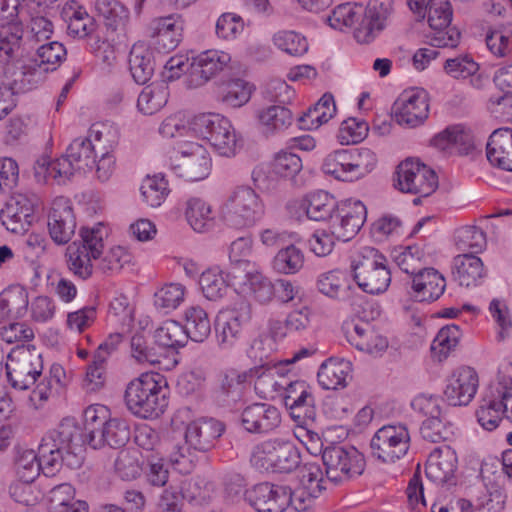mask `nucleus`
Returning a JSON list of instances; mask_svg holds the SVG:
<instances>
[{
	"mask_svg": "<svg viewBox=\"0 0 512 512\" xmlns=\"http://www.w3.org/2000/svg\"><path fill=\"white\" fill-rule=\"evenodd\" d=\"M83 429L73 418H65L57 428L49 431L39 445V453L48 473L56 474L62 465L70 469L82 465Z\"/></svg>",
	"mask_w": 512,
	"mask_h": 512,
	"instance_id": "f257e3e1",
	"label": "nucleus"
},
{
	"mask_svg": "<svg viewBox=\"0 0 512 512\" xmlns=\"http://www.w3.org/2000/svg\"><path fill=\"white\" fill-rule=\"evenodd\" d=\"M169 387L159 373H143L132 380L125 391L128 409L143 419H153L164 413L168 406Z\"/></svg>",
	"mask_w": 512,
	"mask_h": 512,
	"instance_id": "f03ea898",
	"label": "nucleus"
},
{
	"mask_svg": "<svg viewBox=\"0 0 512 512\" xmlns=\"http://www.w3.org/2000/svg\"><path fill=\"white\" fill-rule=\"evenodd\" d=\"M250 462L262 471L291 473L300 465L301 455L293 442L275 438L257 444Z\"/></svg>",
	"mask_w": 512,
	"mask_h": 512,
	"instance_id": "7ed1b4c3",
	"label": "nucleus"
},
{
	"mask_svg": "<svg viewBox=\"0 0 512 512\" xmlns=\"http://www.w3.org/2000/svg\"><path fill=\"white\" fill-rule=\"evenodd\" d=\"M354 280L369 294L385 292L391 283V272L386 257L377 249L364 247L352 263Z\"/></svg>",
	"mask_w": 512,
	"mask_h": 512,
	"instance_id": "20e7f679",
	"label": "nucleus"
},
{
	"mask_svg": "<svg viewBox=\"0 0 512 512\" xmlns=\"http://www.w3.org/2000/svg\"><path fill=\"white\" fill-rule=\"evenodd\" d=\"M103 235L102 224L96 227H82L80 240H75L66 249L67 265L71 273L79 279L86 280L93 273V259H98L102 253Z\"/></svg>",
	"mask_w": 512,
	"mask_h": 512,
	"instance_id": "39448f33",
	"label": "nucleus"
},
{
	"mask_svg": "<svg viewBox=\"0 0 512 512\" xmlns=\"http://www.w3.org/2000/svg\"><path fill=\"white\" fill-rule=\"evenodd\" d=\"M263 215L264 204L249 186L235 188L222 206L225 223L238 229L253 226Z\"/></svg>",
	"mask_w": 512,
	"mask_h": 512,
	"instance_id": "423d86ee",
	"label": "nucleus"
},
{
	"mask_svg": "<svg viewBox=\"0 0 512 512\" xmlns=\"http://www.w3.org/2000/svg\"><path fill=\"white\" fill-rule=\"evenodd\" d=\"M5 369L8 382L14 389L27 390L41 377L42 355L35 346H17L7 355Z\"/></svg>",
	"mask_w": 512,
	"mask_h": 512,
	"instance_id": "0eeeda50",
	"label": "nucleus"
},
{
	"mask_svg": "<svg viewBox=\"0 0 512 512\" xmlns=\"http://www.w3.org/2000/svg\"><path fill=\"white\" fill-rule=\"evenodd\" d=\"M190 129L207 140L219 155L230 157L235 154L236 134L227 118L214 113L200 114L191 120Z\"/></svg>",
	"mask_w": 512,
	"mask_h": 512,
	"instance_id": "6e6552de",
	"label": "nucleus"
},
{
	"mask_svg": "<svg viewBox=\"0 0 512 512\" xmlns=\"http://www.w3.org/2000/svg\"><path fill=\"white\" fill-rule=\"evenodd\" d=\"M322 460L327 479L335 485L361 475L365 469V458L354 446H327Z\"/></svg>",
	"mask_w": 512,
	"mask_h": 512,
	"instance_id": "1a4fd4ad",
	"label": "nucleus"
},
{
	"mask_svg": "<svg viewBox=\"0 0 512 512\" xmlns=\"http://www.w3.org/2000/svg\"><path fill=\"white\" fill-rule=\"evenodd\" d=\"M491 461L482 462V480H488L484 483L486 492H482V509L502 512L505 504L502 474L512 480V449L505 451L501 460L495 458Z\"/></svg>",
	"mask_w": 512,
	"mask_h": 512,
	"instance_id": "9d476101",
	"label": "nucleus"
},
{
	"mask_svg": "<svg viewBox=\"0 0 512 512\" xmlns=\"http://www.w3.org/2000/svg\"><path fill=\"white\" fill-rule=\"evenodd\" d=\"M410 446V434L404 425H385L378 429L370 442L373 457L383 463H395L403 458Z\"/></svg>",
	"mask_w": 512,
	"mask_h": 512,
	"instance_id": "9b49d317",
	"label": "nucleus"
},
{
	"mask_svg": "<svg viewBox=\"0 0 512 512\" xmlns=\"http://www.w3.org/2000/svg\"><path fill=\"white\" fill-rule=\"evenodd\" d=\"M251 318L252 308L246 301H240L232 308L220 311L215 320V337L219 348H233Z\"/></svg>",
	"mask_w": 512,
	"mask_h": 512,
	"instance_id": "f8f14e48",
	"label": "nucleus"
},
{
	"mask_svg": "<svg viewBox=\"0 0 512 512\" xmlns=\"http://www.w3.org/2000/svg\"><path fill=\"white\" fill-rule=\"evenodd\" d=\"M395 187L405 193L428 197L437 189L438 177L425 164L406 159L397 167Z\"/></svg>",
	"mask_w": 512,
	"mask_h": 512,
	"instance_id": "ddd939ff",
	"label": "nucleus"
},
{
	"mask_svg": "<svg viewBox=\"0 0 512 512\" xmlns=\"http://www.w3.org/2000/svg\"><path fill=\"white\" fill-rule=\"evenodd\" d=\"M394 13V0H369L354 29L358 43L369 44L387 27Z\"/></svg>",
	"mask_w": 512,
	"mask_h": 512,
	"instance_id": "4468645a",
	"label": "nucleus"
},
{
	"mask_svg": "<svg viewBox=\"0 0 512 512\" xmlns=\"http://www.w3.org/2000/svg\"><path fill=\"white\" fill-rule=\"evenodd\" d=\"M366 217L365 205L359 200L348 199L339 203L329 229L337 240L347 242L356 236Z\"/></svg>",
	"mask_w": 512,
	"mask_h": 512,
	"instance_id": "2eb2a0df",
	"label": "nucleus"
},
{
	"mask_svg": "<svg viewBox=\"0 0 512 512\" xmlns=\"http://www.w3.org/2000/svg\"><path fill=\"white\" fill-rule=\"evenodd\" d=\"M452 7L448 1L432 3L428 11V23L433 32L429 43L434 47L455 48L460 40V32L455 27H450L452 20Z\"/></svg>",
	"mask_w": 512,
	"mask_h": 512,
	"instance_id": "dca6fc26",
	"label": "nucleus"
},
{
	"mask_svg": "<svg viewBox=\"0 0 512 512\" xmlns=\"http://www.w3.org/2000/svg\"><path fill=\"white\" fill-rule=\"evenodd\" d=\"M395 120L400 125L416 127L428 117V94L423 89L404 91L392 106Z\"/></svg>",
	"mask_w": 512,
	"mask_h": 512,
	"instance_id": "f3484780",
	"label": "nucleus"
},
{
	"mask_svg": "<svg viewBox=\"0 0 512 512\" xmlns=\"http://www.w3.org/2000/svg\"><path fill=\"white\" fill-rule=\"evenodd\" d=\"M230 61L231 56L229 53L216 49L206 50L192 57L190 62V74L186 78L187 86L189 88L203 86L210 79L223 71Z\"/></svg>",
	"mask_w": 512,
	"mask_h": 512,
	"instance_id": "a211bd4d",
	"label": "nucleus"
},
{
	"mask_svg": "<svg viewBox=\"0 0 512 512\" xmlns=\"http://www.w3.org/2000/svg\"><path fill=\"white\" fill-rule=\"evenodd\" d=\"M35 205L33 196L13 194L0 211L2 225L12 233H24L33 221Z\"/></svg>",
	"mask_w": 512,
	"mask_h": 512,
	"instance_id": "6ab92c4d",
	"label": "nucleus"
},
{
	"mask_svg": "<svg viewBox=\"0 0 512 512\" xmlns=\"http://www.w3.org/2000/svg\"><path fill=\"white\" fill-rule=\"evenodd\" d=\"M211 168V160L207 150L197 143H191L181 151L172 169L176 176L186 181L205 179Z\"/></svg>",
	"mask_w": 512,
	"mask_h": 512,
	"instance_id": "aec40b11",
	"label": "nucleus"
},
{
	"mask_svg": "<svg viewBox=\"0 0 512 512\" xmlns=\"http://www.w3.org/2000/svg\"><path fill=\"white\" fill-rule=\"evenodd\" d=\"M253 371L226 370L220 380L219 388L215 392V400L219 406L231 411L238 410L244 404V395L247 390L248 379Z\"/></svg>",
	"mask_w": 512,
	"mask_h": 512,
	"instance_id": "412c9836",
	"label": "nucleus"
},
{
	"mask_svg": "<svg viewBox=\"0 0 512 512\" xmlns=\"http://www.w3.org/2000/svg\"><path fill=\"white\" fill-rule=\"evenodd\" d=\"M185 20L179 14H171L154 19L149 26L152 45L159 52L174 50L183 39Z\"/></svg>",
	"mask_w": 512,
	"mask_h": 512,
	"instance_id": "4be33fe9",
	"label": "nucleus"
},
{
	"mask_svg": "<svg viewBox=\"0 0 512 512\" xmlns=\"http://www.w3.org/2000/svg\"><path fill=\"white\" fill-rule=\"evenodd\" d=\"M479 378L475 369L460 367L448 378L444 397L451 406L468 405L474 398Z\"/></svg>",
	"mask_w": 512,
	"mask_h": 512,
	"instance_id": "5701e85b",
	"label": "nucleus"
},
{
	"mask_svg": "<svg viewBox=\"0 0 512 512\" xmlns=\"http://www.w3.org/2000/svg\"><path fill=\"white\" fill-rule=\"evenodd\" d=\"M241 426L252 434H267L281 424V413L268 403H252L246 406L240 416Z\"/></svg>",
	"mask_w": 512,
	"mask_h": 512,
	"instance_id": "b1692460",
	"label": "nucleus"
},
{
	"mask_svg": "<svg viewBox=\"0 0 512 512\" xmlns=\"http://www.w3.org/2000/svg\"><path fill=\"white\" fill-rule=\"evenodd\" d=\"M458 458L455 450L449 446L435 448L429 455L425 473L427 478L439 485H456Z\"/></svg>",
	"mask_w": 512,
	"mask_h": 512,
	"instance_id": "393cba45",
	"label": "nucleus"
},
{
	"mask_svg": "<svg viewBox=\"0 0 512 512\" xmlns=\"http://www.w3.org/2000/svg\"><path fill=\"white\" fill-rule=\"evenodd\" d=\"M288 499L286 486L268 482L257 484L245 493V500L257 512H284Z\"/></svg>",
	"mask_w": 512,
	"mask_h": 512,
	"instance_id": "a878e982",
	"label": "nucleus"
},
{
	"mask_svg": "<svg viewBox=\"0 0 512 512\" xmlns=\"http://www.w3.org/2000/svg\"><path fill=\"white\" fill-rule=\"evenodd\" d=\"M76 217L70 202L65 198L53 201L48 215V231L58 245L67 244L75 233Z\"/></svg>",
	"mask_w": 512,
	"mask_h": 512,
	"instance_id": "bb28decb",
	"label": "nucleus"
},
{
	"mask_svg": "<svg viewBox=\"0 0 512 512\" xmlns=\"http://www.w3.org/2000/svg\"><path fill=\"white\" fill-rule=\"evenodd\" d=\"M224 432V425L214 418H201L191 422L185 432L186 444L194 451L207 452Z\"/></svg>",
	"mask_w": 512,
	"mask_h": 512,
	"instance_id": "cd10ccee",
	"label": "nucleus"
},
{
	"mask_svg": "<svg viewBox=\"0 0 512 512\" xmlns=\"http://www.w3.org/2000/svg\"><path fill=\"white\" fill-rule=\"evenodd\" d=\"M95 11L102 18L107 32L111 35L108 40L116 41L124 35L129 21V10L119 0H96Z\"/></svg>",
	"mask_w": 512,
	"mask_h": 512,
	"instance_id": "c85d7f7f",
	"label": "nucleus"
},
{
	"mask_svg": "<svg viewBox=\"0 0 512 512\" xmlns=\"http://www.w3.org/2000/svg\"><path fill=\"white\" fill-rule=\"evenodd\" d=\"M486 157L491 165L512 171V129L499 128L489 137Z\"/></svg>",
	"mask_w": 512,
	"mask_h": 512,
	"instance_id": "c756f323",
	"label": "nucleus"
},
{
	"mask_svg": "<svg viewBox=\"0 0 512 512\" xmlns=\"http://www.w3.org/2000/svg\"><path fill=\"white\" fill-rule=\"evenodd\" d=\"M411 288L418 301L431 302L443 295L446 288V280L435 268L426 267L412 278Z\"/></svg>",
	"mask_w": 512,
	"mask_h": 512,
	"instance_id": "7c9ffc66",
	"label": "nucleus"
},
{
	"mask_svg": "<svg viewBox=\"0 0 512 512\" xmlns=\"http://www.w3.org/2000/svg\"><path fill=\"white\" fill-rule=\"evenodd\" d=\"M347 340L356 349L371 355L381 354L388 347L385 337L378 334L368 322L355 323L347 330Z\"/></svg>",
	"mask_w": 512,
	"mask_h": 512,
	"instance_id": "2f4dec72",
	"label": "nucleus"
},
{
	"mask_svg": "<svg viewBox=\"0 0 512 512\" xmlns=\"http://www.w3.org/2000/svg\"><path fill=\"white\" fill-rule=\"evenodd\" d=\"M40 381L32 391L30 400L34 402L36 407L42 406L50 398L57 397L65 386V370L63 367L54 363L44 376L41 375Z\"/></svg>",
	"mask_w": 512,
	"mask_h": 512,
	"instance_id": "473e14b6",
	"label": "nucleus"
},
{
	"mask_svg": "<svg viewBox=\"0 0 512 512\" xmlns=\"http://www.w3.org/2000/svg\"><path fill=\"white\" fill-rule=\"evenodd\" d=\"M29 294L20 284L10 285L0 293V319H18L26 315Z\"/></svg>",
	"mask_w": 512,
	"mask_h": 512,
	"instance_id": "72a5a7b5",
	"label": "nucleus"
},
{
	"mask_svg": "<svg viewBox=\"0 0 512 512\" xmlns=\"http://www.w3.org/2000/svg\"><path fill=\"white\" fill-rule=\"evenodd\" d=\"M351 371L352 368L349 361L330 358L321 364L317 373L318 382L326 390L345 387Z\"/></svg>",
	"mask_w": 512,
	"mask_h": 512,
	"instance_id": "f704fd0d",
	"label": "nucleus"
},
{
	"mask_svg": "<svg viewBox=\"0 0 512 512\" xmlns=\"http://www.w3.org/2000/svg\"><path fill=\"white\" fill-rule=\"evenodd\" d=\"M480 250L461 253L453 259V276L461 286L476 287L480 279Z\"/></svg>",
	"mask_w": 512,
	"mask_h": 512,
	"instance_id": "c9c22d12",
	"label": "nucleus"
},
{
	"mask_svg": "<svg viewBox=\"0 0 512 512\" xmlns=\"http://www.w3.org/2000/svg\"><path fill=\"white\" fill-rule=\"evenodd\" d=\"M15 473L20 481L33 482L40 471L45 476H54L48 473L47 465L43 461L42 455L35 453L32 449H18L15 457Z\"/></svg>",
	"mask_w": 512,
	"mask_h": 512,
	"instance_id": "e433bc0d",
	"label": "nucleus"
},
{
	"mask_svg": "<svg viewBox=\"0 0 512 512\" xmlns=\"http://www.w3.org/2000/svg\"><path fill=\"white\" fill-rule=\"evenodd\" d=\"M129 69L136 83L146 84L155 69L152 51L142 43L134 44L129 54Z\"/></svg>",
	"mask_w": 512,
	"mask_h": 512,
	"instance_id": "4c0bfd02",
	"label": "nucleus"
},
{
	"mask_svg": "<svg viewBox=\"0 0 512 512\" xmlns=\"http://www.w3.org/2000/svg\"><path fill=\"white\" fill-rule=\"evenodd\" d=\"M185 218L191 228L199 233L207 232L215 225V215L211 205L197 197L187 200Z\"/></svg>",
	"mask_w": 512,
	"mask_h": 512,
	"instance_id": "58836bf2",
	"label": "nucleus"
},
{
	"mask_svg": "<svg viewBox=\"0 0 512 512\" xmlns=\"http://www.w3.org/2000/svg\"><path fill=\"white\" fill-rule=\"evenodd\" d=\"M336 106L333 95L325 93L319 101L299 117V127L304 130H313L327 123L335 114Z\"/></svg>",
	"mask_w": 512,
	"mask_h": 512,
	"instance_id": "ea45409f",
	"label": "nucleus"
},
{
	"mask_svg": "<svg viewBox=\"0 0 512 512\" xmlns=\"http://www.w3.org/2000/svg\"><path fill=\"white\" fill-rule=\"evenodd\" d=\"M304 202L307 217L314 221H331L339 205L330 193L323 190L308 194Z\"/></svg>",
	"mask_w": 512,
	"mask_h": 512,
	"instance_id": "a19ab883",
	"label": "nucleus"
},
{
	"mask_svg": "<svg viewBox=\"0 0 512 512\" xmlns=\"http://www.w3.org/2000/svg\"><path fill=\"white\" fill-rule=\"evenodd\" d=\"M168 98V84L165 81L153 82L139 94L137 107L143 114L153 115L166 105Z\"/></svg>",
	"mask_w": 512,
	"mask_h": 512,
	"instance_id": "79ce46f5",
	"label": "nucleus"
},
{
	"mask_svg": "<svg viewBox=\"0 0 512 512\" xmlns=\"http://www.w3.org/2000/svg\"><path fill=\"white\" fill-rule=\"evenodd\" d=\"M187 339L194 342H203L211 333V324L206 311L200 306H192L185 312V325L183 326Z\"/></svg>",
	"mask_w": 512,
	"mask_h": 512,
	"instance_id": "37998d69",
	"label": "nucleus"
},
{
	"mask_svg": "<svg viewBox=\"0 0 512 512\" xmlns=\"http://www.w3.org/2000/svg\"><path fill=\"white\" fill-rule=\"evenodd\" d=\"M53 34V24L46 16L36 15L31 18L26 30L22 28L24 51L29 53L36 46L48 41Z\"/></svg>",
	"mask_w": 512,
	"mask_h": 512,
	"instance_id": "c03bdc74",
	"label": "nucleus"
},
{
	"mask_svg": "<svg viewBox=\"0 0 512 512\" xmlns=\"http://www.w3.org/2000/svg\"><path fill=\"white\" fill-rule=\"evenodd\" d=\"M461 337L460 328L455 325L442 327L431 344L432 358L442 362L448 358L450 353L457 347Z\"/></svg>",
	"mask_w": 512,
	"mask_h": 512,
	"instance_id": "a18cd8bd",
	"label": "nucleus"
},
{
	"mask_svg": "<svg viewBox=\"0 0 512 512\" xmlns=\"http://www.w3.org/2000/svg\"><path fill=\"white\" fill-rule=\"evenodd\" d=\"M68 157L74 162L79 171H91L96 163L97 153L87 137H78L66 149Z\"/></svg>",
	"mask_w": 512,
	"mask_h": 512,
	"instance_id": "49530a36",
	"label": "nucleus"
},
{
	"mask_svg": "<svg viewBox=\"0 0 512 512\" xmlns=\"http://www.w3.org/2000/svg\"><path fill=\"white\" fill-rule=\"evenodd\" d=\"M259 123L266 132L283 131L293 122L292 112L283 105H272L258 111Z\"/></svg>",
	"mask_w": 512,
	"mask_h": 512,
	"instance_id": "de8ad7c7",
	"label": "nucleus"
},
{
	"mask_svg": "<svg viewBox=\"0 0 512 512\" xmlns=\"http://www.w3.org/2000/svg\"><path fill=\"white\" fill-rule=\"evenodd\" d=\"M304 262L303 251L294 244H290L276 253L272 266L280 274L291 275L299 272L303 268Z\"/></svg>",
	"mask_w": 512,
	"mask_h": 512,
	"instance_id": "09e8293b",
	"label": "nucleus"
},
{
	"mask_svg": "<svg viewBox=\"0 0 512 512\" xmlns=\"http://www.w3.org/2000/svg\"><path fill=\"white\" fill-rule=\"evenodd\" d=\"M155 343L162 348L178 349L188 341L183 326L174 320H166L154 332Z\"/></svg>",
	"mask_w": 512,
	"mask_h": 512,
	"instance_id": "8fccbe9b",
	"label": "nucleus"
},
{
	"mask_svg": "<svg viewBox=\"0 0 512 512\" xmlns=\"http://www.w3.org/2000/svg\"><path fill=\"white\" fill-rule=\"evenodd\" d=\"M349 149H341L329 154L322 164V171L341 181H354Z\"/></svg>",
	"mask_w": 512,
	"mask_h": 512,
	"instance_id": "3c124183",
	"label": "nucleus"
},
{
	"mask_svg": "<svg viewBox=\"0 0 512 512\" xmlns=\"http://www.w3.org/2000/svg\"><path fill=\"white\" fill-rule=\"evenodd\" d=\"M480 66L472 58L465 55L447 59L444 64V70L447 74L455 79H470L473 87H480V74H478Z\"/></svg>",
	"mask_w": 512,
	"mask_h": 512,
	"instance_id": "603ef678",
	"label": "nucleus"
},
{
	"mask_svg": "<svg viewBox=\"0 0 512 512\" xmlns=\"http://www.w3.org/2000/svg\"><path fill=\"white\" fill-rule=\"evenodd\" d=\"M199 284L204 296L211 301L223 298L229 288L223 271L218 268H209L204 271L200 276Z\"/></svg>",
	"mask_w": 512,
	"mask_h": 512,
	"instance_id": "864d4df0",
	"label": "nucleus"
},
{
	"mask_svg": "<svg viewBox=\"0 0 512 512\" xmlns=\"http://www.w3.org/2000/svg\"><path fill=\"white\" fill-rule=\"evenodd\" d=\"M37 165L40 170L48 177L53 178L58 184H66L75 172L79 171L67 153L53 161H47L46 159L38 160Z\"/></svg>",
	"mask_w": 512,
	"mask_h": 512,
	"instance_id": "5fc2aeb1",
	"label": "nucleus"
},
{
	"mask_svg": "<svg viewBox=\"0 0 512 512\" xmlns=\"http://www.w3.org/2000/svg\"><path fill=\"white\" fill-rule=\"evenodd\" d=\"M38 64L47 72L55 71L67 55L64 45L58 41H50L39 44L35 48Z\"/></svg>",
	"mask_w": 512,
	"mask_h": 512,
	"instance_id": "6e6d98bb",
	"label": "nucleus"
},
{
	"mask_svg": "<svg viewBox=\"0 0 512 512\" xmlns=\"http://www.w3.org/2000/svg\"><path fill=\"white\" fill-rule=\"evenodd\" d=\"M22 28L0 30V66L9 65L18 56V51H24Z\"/></svg>",
	"mask_w": 512,
	"mask_h": 512,
	"instance_id": "4d7b16f0",
	"label": "nucleus"
},
{
	"mask_svg": "<svg viewBox=\"0 0 512 512\" xmlns=\"http://www.w3.org/2000/svg\"><path fill=\"white\" fill-rule=\"evenodd\" d=\"M251 96V89L242 79H232L220 87L218 98L230 107H240L247 103Z\"/></svg>",
	"mask_w": 512,
	"mask_h": 512,
	"instance_id": "13d9d810",
	"label": "nucleus"
},
{
	"mask_svg": "<svg viewBox=\"0 0 512 512\" xmlns=\"http://www.w3.org/2000/svg\"><path fill=\"white\" fill-rule=\"evenodd\" d=\"M48 72L34 59L22 65L18 72L14 73L12 85L17 91L30 90L41 83Z\"/></svg>",
	"mask_w": 512,
	"mask_h": 512,
	"instance_id": "bf43d9fd",
	"label": "nucleus"
},
{
	"mask_svg": "<svg viewBox=\"0 0 512 512\" xmlns=\"http://www.w3.org/2000/svg\"><path fill=\"white\" fill-rule=\"evenodd\" d=\"M88 137L97 155L111 153L118 143L117 131L112 126L102 123L93 124L89 129Z\"/></svg>",
	"mask_w": 512,
	"mask_h": 512,
	"instance_id": "052dcab7",
	"label": "nucleus"
},
{
	"mask_svg": "<svg viewBox=\"0 0 512 512\" xmlns=\"http://www.w3.org/2000/svg\"><path fill=\"white\" fill-rule=\"evenodd\" d=\"M114 469L122 480L131 481L139 477L142 470L139 452L136 449L121 450L115 460Z\"/></svg>",
	"mask_w": 512,
	"mask_h": 512,
	"instance_id": "680f3d73",
	"label": "nucleus"
},
{
	"mask_svg": "<svg viewBox=\"0 0 512 512\" xmlns=\"http://www.w3.org/2000/svg\"><path fill=\"white\" fill-rule=\"evenodd\" d=\"M271 168L275 175L293 179L303 168L301 158L287 150H281L274 155Z\"/></svg>",
	"mask_w": 512,
	"mask_h": 512,
	"instance_id": "e2e57ef3",
	"label": "nucleus"
},
{
	"mask_svg": "<svg viewBox=\"0 0 512 512\" xmlns=\"http://www.w3.org/2000/svg\"><path fill=\"white\" fill-rule=\"evenodd\" d=\"M143 200L151 207H159L168 195V184L163 176H147L141 184Z\"/></svg>",
	"mask_w": 512,
	"mask_h": 512,
	"instance_id": "0e129e2a",
	"label": "nucleus"
},
{
	"mask_svg": "<svg viewBox=\"0 0 512 512\" xmlns=\"http://www.w3.org/2000/svg\"><path fill=\"white\" fill-rule=\"evenodd\" d=\"M394 261L404 273L411 276V279L426 268L424 252L418 246H407L394 256Z\"/></svg>",
	"mask_w": 512,
	"mask_h": 512,
	"instance_id": "69168bd1",
	"label": "nucleus"
},
{
	"mask_svg": "<svg viewBox=\"0 0 512 512\" xmlns=\"http://www.w3.org/2000/svg\"><path fill=\"white\" fill-rule=\"evenodd\" d=\"M489 314L496 323L497 339L503 341L512 337V315L506 303L500 299H493L488 307Z\"/></svg>",
	"mask_w": 512,
	"mask_h": 512,
	"instance_id": "338daca9",
	"label": "nucleus"
},
{
	"mask_svg": "<svg viewBox=\"0 0 512 512\" xmlns=\"http://www.w3.org/2000/svg\"><path fill=\"white\" fill-rule=\"evenodd\" d=\"M420 432L425 440L432 443L448 440L453 434L452 426L443 414L424 420Z\"/></svg>",
	"mask_w": 512,
	"mask_h": 512,
	"instance_id": "774afa93",
	"label": "nucleus"
}]
</instances>
